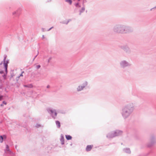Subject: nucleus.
I'll use <instances>...</instances> for the list:
<instances>
[{"label": "nucleus", "mask_w": 156, "mask_h": 156, "mask_svg": "<svg viewBox=\"0 0 156 156\" xmlns=\"http://www.w3.org/2000/svg\"><path fill=\"white\" fill-rule=\"evenodd\" d=\"M6 59V57H5L4 59V69H5V70L6 71V72L7 71V68L8 66V61H5Z\"/></svg>", "instance_id": "1"}, {"label": "nucleus", "mask_w": 156, "mask_h": 156, "mask_svg": "<svg viewBox=\"0 0 156 156\" xmlns=\"http://www.w3.org/2000/svg\"><path fill=\"white\" fill-rule=\"evenodd\" d=\"M87 85V84H86L85 86H79L77 88V90L78 91H80L82 90H83V88L85 87V86Z\"/></svg>", "instance_id": "2"}, {"label": "nucleus", "mask_w": 156, "mask_h": 156, "mask_svg": "<svg viewBox=\"0 0 156 156\" xmlns=\"http://www.w3.org/2000/svg\"><path fill=\"white\" fill-rule=\"evenodd\" d=\"M6 138V136L5 135H4L3 136H0V142L1 143H2L3 142V139H5Z\"/></svg>", "instance_id": "3"}, {"label": "nucleus", "mask_w": 156, "mask_h": 156, "mask_svg": "<svg viewBox=\"0 0 156 156\" xmlns=\"http://www.w3.org/2000/svg\"><path fill=\"white\" fill-rule=\"evenodd\" d=\"M66 137L67 140H70L72 138L71 136L69 135H66Z\"/></svg>", "instance_id": "4"}, {"label": "nucleus", "mask_w": 156, "mask_h": 156, "mask_svg": "<svg viewBox=\"0 0 156 156\" xmlns=\"http://www.w3.org/2000/svg\"><path fill=\"white\" fill-rule=\"evenodd\" d=\"M20 13H18V11H16L12 13V14L13 15H16V16H19Z\"/></svg>", "instance_id": "5"}, {"label": "nucleus", "mask_w": 156, "mask_h": 156, "mask_svg": "<svg viewBox=\"0 0 156 156\" xmlns=\"http://www.w3.org/2000/svg\"><path fill=\"white\" fill-rule=\"evenodd\" d=\"M50 112L53 114V113H54L55 114V116H56L57 115V113L55 111H53L52 110H51ZM52 115H53V114H52Z\"/></svg>", "instance_id": "6"}, {"label": "nucleus", "mask_w": 156, "mask_h": 156, "mask_svg": "<svg viewBox=\"0 0 156 156\" xmlns=\"http://www.w3.org/2000/svg\"><path fill=\"white\" fill-rule=\"evenodd\" d=\"M56 125L58 126V128H59L60 126V124L59 122L58 121H56Z\"/></svg>", "instance_id": "7"}, {"label": "nucleus", "mask_w": 156, "mask_h": 156, "mask_svg": "<svg viewBox=\"0 0 156 156\" xmlns=\"http://www.w3.org/2000/svg\"><path fill=\"white\" fill-rule=\"evenodd\" d=\"M61 144H64V137H62L61 139Z\"/></svg>", "instance_id": "8"}, {"label": "nucleus", "mask_w": 156, "mask_h": 156, "mask_svg": "<svg viewBox=\"0 0 156 156\" xmlns=\"http://www.w3.org/2000/svg\"><path fill=\"white\" fill-rule=\"evenodd\" d=\"M93 146H88V151L90 150L92 148Z\"/></svg>", "instance_id": "9"}, {"label": "nucleus", "mask_w": 156, "mask_h": 156, "mask_svg": "<svg viewBox=\"0 0 156 156\" xmlns=\"http://www.w3.org/2000/svg\"><path fill=\"white\" fill-rule=\"evenodd\" d=\"M70 4L72 3V1H66Z\"/></svg>", "instance_id": "10"}, {"label": "nucleus", "mask_w": 156, "mask_h": 156, "mask_svg": "<svg viewBox=\"0 0 156 156\" xmlns=\"http://www.w3.org/2000/svg\"><path fill=\"white\" fill-rule=\"evenodd\" d=\"M3 96L0 95V101L2 99Z\"/></svg>", "instance_id": "11"}, {"label": "nucleus", "mask_w": 156, "mask_h": 156, "mask_svg": "<svg viewBox=\"0 0 156 156\" xmlns=\"http://www.w3.org/2000/svg\"><path fill=\"white\" fill-rule=\"evenodd\" d=\"M37 69H39L40 67V66L39 65L37 66Z\"/></svg>", "instance_id": "12"}, {"label": "nucleus", "mask_w": 156, "mask_h": 156, "mask_svg": "<svg viewBox=\"0 0 156 156\" xmlns=\"http://www.w3.org/2000/svg\"><path fill=\"white\" fill-rule=\"evenodd\" d=\"M3 103L5 105H6V104H7L6 102L5 101H3Z\"/></svg>", "instance_id": "13"}, {"label": "nucleus", "mask_w": 156, "mask_h": 156, "mask_svg": "<svg viewBox=\"0 0 156 156\" xmlns=\"http://www.w3.org/2000/svg\"><path fill=\"white\" fill-rule=\"evenodd\" d=\"M24 73V72L23 71L22 72V73H21V74L20 75V76H23V73Z\"/></svg>", "instance_id": "14"}, {"label": "nucleus", "mask_w": 156, "mask_h": 156, "mask_svg": "<svg viewBox=\"0 0 156 156\" xmlns=\"http://www.w3.org/2000/svg\"><path fill=\"white\" fill-rule=\"evenodd\" d=\"M24 86L25 87H28V86L27 85H24Z\"/></svg>", "instance_id": "15"}, {"label": "nucleus", "mask_w": 156, "mask_h": 156, "mask_svg": "<svg viewBox=\"0 0 156 156\" xmlns=\"http://www.w3.org/2000/svg\"><path fill=\"white\" fill-rule=\"evenodd\" d=\"M2 73V71H0V73Z\"/></svg>", "instance_id": "16"}, {"label": "nucleus", "mask_w": 156, "mask_h": 156, "mask_svg": "<svg viewBox=\"0 0 156 156\" xmlns=\"http://www.w3.org/2000/svg\"><path fill=\"white\" fill-rule=\"evenodd\" d=\"M1 105V106H3V105L2 104Z\"/></svg>", "instance_id": "17"}, {"label": "nucleus", "mask_w": 156, "mask_h": 156, "mask_svg": "<svg viewBox=\"0 0 156 156\" xmlns=\"http://www.w3.org/2000/svg\"><path fill=\"white\" fill-rule=\"evenodd\" d=\"M87 148H88V146H87V147L86 149H87Z\"/></svg>", "instance_id": "18"}, {"label": "nucleus", "mask_w": 156, "mask_h": 156, "mask_svg": "<svg viewBox=\"0 0 156 156\" xmlns=\"http://www.w3.org/2000/svg\"><path fill=\"white\" fill-rule=\"evenodd\" d=\"M51 28H50V29H49V30H51Z\"/></svg>", "instance_id": "19"}]
</instances>
